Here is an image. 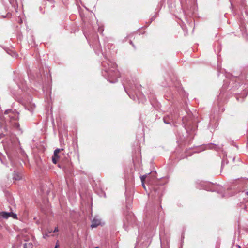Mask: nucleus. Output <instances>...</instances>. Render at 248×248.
I'll return each instance as SVG.
<instances>
[{
	"mask_svg": "<svg viewBox=\"0 0 248 248\" xmlns=\"http://www.w3.org/2000/svg\"><path fill=\"white\" fill-rule=\"evenodd\" d=\"M49 233H47V232H43V238H45V239H46L47 237L49 236Z\"/></svg>",
	"mask_w": 248,
	"mask_h": 248,
	"instance_id": "nucleus-7",
	"label": "nucleus"
},
{
	"mask_svg": "<svg viewBox=\"0 0 248 248\" xmlns=\"http://www.w3.org/2000/svg\"><path fill=\"white\" fill-rule=\"evenodd\" d=\"M18 126H19V124H18L17 123L15 122V123H14V126H15V127H18Z\"/></svg>",
	"mask_w": 248,
	"mask_h": 248,
	"instance_id": "nucleus-11",
	"label": "nucleus"
},
{
	"mask_svg": "<svg viewBox=\"0 0 248 248\" xmlns=\"http://www.w3.org/2000/svg\"><path fill=\"white\" fill-rule=\"evenodd\" d=\"M95 248H99L98 247H96Z\"/></svg>",
	"mask_w": 248,
	"mask_h": 248,
	"instance_id": "nucleus-13",
	"label": "nucleus"
},
{
	"mask_svg": "<svg viewBox=\"0 0 248 248\" xmlns=\"http://www.w3.org/2000/svg\"><path fill=\"white\" fill-rule=\"evenodd\" d=\"M0 215L5 218H8L9 217H12L14 219H17V216L16 214H14L12 212L7 213L6 212H2L0 213Z\"/></svg>",
	"mask_w": 248,
	"mask_h": 248,
	"instance_id": "nucleus-3",
	"label": "nucleus"
},
{
	"mask_svg": "<svg viewBox=\"0 0 248 248\" xmlns=\"http://www.w3.org/2000/svg\"><path fill=\"white\" fill-rule=\"evenodd\" d=\"M142 185L144 189H146L145 186V181L147 179L148 183L150 185H153L155 179V176L152 174L150 176L143 175L140 177Z\"/></svg>",
	"mask_w": 248,
	"mask_h": 248,
	"instance_id": "nucleus-2",
	"label": "nucleus"
},
{
	"mask_svg": "<svg viewBox=\"0 0 248 248\" xmlns=\"http://www.w3.org/2000/svg\"><path fill=\"white\" fill-rule=\"evenodd\" d=\"M100 224L101 220L98 218H94L92 221L91 227L92 228L96 227Z\"/></svg>",
	"mask_w": 248,
	"mask_h": 248,
	"instance_id": "nucleus-5",
	"label": "nucleus"
},
{
	"mask_svg": "<svg viewBox=\"0 0 248 248\" xmlns=\"http://www.w3.org/2000/svg\"><path fill=\"white\" fill-rule=\"evenodd\" d=\"M59 246V244L57 243L54 248H58Z\"/></svg>",
	"mask_w": 248,
	"mask_h": 248,
	"instance_id": "nucleus-12",
	"label": "nucleus"
},
{
	"mask_svg": "<svg viewBox=\"0 0 248 248\" xmlns=\"http://www.w3.org/2000/svg\"><path fill=\"white\" fill-rule=\"evenodd\" d=\"M14 179L15 180H19L21 179V176L19 173H16L14 176Z\"/></svg>",
	"mask_w": 248,
	"mask_h": 248,
	"instance_id": "nucleus-6",
	"label": "nucleus"
},
{
	"mask_svg": "<svg viewBox=\"0 0 248 248\" xmlns=\"http://www.w3.org/2000/svg\"><path fill=\"white\" fill-rule=\"evenodd\" d=\"M59 231V230H58V227H56L54 229V230L53 231V232H57Z\"/></svg>",
	"mask_w": 248,
	"mask_h": 248,
	"instance_id": "nucleus-10",
	"label": "nucleus"
},
{
	"mask_svg": "<svg viewBox=\"0 0 248 248\" xmlns=\"http://www.w3.org/2000/svg\"><path fill=\"white\" fill-rule=\"evenodd\" d=\"M11 109H8V110H5V111L4 113H5V114H8V113H9V112H11Z\"/></svg>",
	"mask_w": 248,
	"mask_h": 248,
	"instance_id": "nucleus-9",
	"label": "nucleus"
},
{
	"mask_svg": "<svg viewBox=\"0 0 248 248\" xmlns=\"http://www.w3.org/2000/svg\"><path fill=\"white\" fill-rule=\"evenodd\" d=\"M62 149H57L54 152V155L52 156V162L54 164H56L59 159V154Z\"/></svg>",
	"mask_w": 248,
	"mask_h": 248,
	"instance_id": "nucleus-4",
	"label": "nucleus"
},
{
	"mask_svg": "<svg viewBox=\"0 0 248 248\" xmlns=\"http://www.w3.org/2000/svg\"><path fill=\"white\" fill-rule=\"evenodd\" d=\"M46 232H47V233H50L52 232V229H47V231H46Z\"/></svg>",
	"mask_w": 248,
	"mask_h": 248,
	"instance_id": "nucleus-8",
	"label": "nucleus"
},
{
	"mask_svg": "<svg viewBox=\"0 0 248 248\" xmlns=\"http://www.w3.org/2000/svg\"><path fill=\"white\" fill-rule=\"evenodd\" d=\"M21 237L25 243L24 244V248H32L33 237L32 235L26 232L21 234Z\"/></svg>",
	"mask_w": 248,
	"mask_h": 248,
	"instance_id": "nucleus-1",
	"label": "nucleus"
}]
</instances>
